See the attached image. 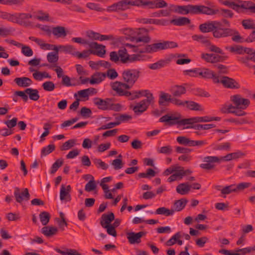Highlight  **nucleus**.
I'll use <instances>...</instances> for the list:
<instances>
[{
	"mask_svg": "<svg viewBox=\"0 0 255 255\" xmlns=\"http://www.w3.org/2000/svg\"><path fill=\"white\" fill-rule=\"evenodd\" d=\"M126 46L127 47L132 48V51L134 52L153 53L160 50L177 47L178 44L174 41L163 40L160 42L146 45L144 44L143 45H131V44L127 43Z\"/></svg>",
	"mask_w": 255,
	"mask_h": 255,
	"instance_id": "1",
	"label": "nucleus"
},
{
	"mask_svg": "<svg viewBox=\"0 0 255 255\" xmlns=\"http://www.w3.org/2000/svg\"><path fill=\"white\" fill-rule=\"evenodd\" d=\"M221 22L217 20L207 21L199 26V30L202 33L212 32L215 38H221L224 27Z\"/></svg>",
	"mask_w": 255,
	"mask_h": 255,
	"instance_id": "2",
	"label": "nucleus"
},
{
	"mask_svg": "<svg viewBox=\"0 0 255 255\" xmlns=\"http://www.w3.org/2000/svg\"><path fill=\"white\" fill-rule=\"evenodd\" d=\"M140 71L137 69H130L124 70L122 73L124 83L130 89L139 77Z\"/></svg>",
	"mask_w": 255,
	"mask_h": 255,
	"instance_id": "3",
	"label": "nucleus"
},
{
	"mask_svg": "<svg viewBox=\"0 0 255 255\" xmlns=\"http://www.w3.org/2000/svg\"><path fill=\"white\" fill-rule=\"evenodd\" d=\"M113 100L112 98H106L102 99L97 98L94 99V104L96 105L99 109L105 111L107 110H115L118 111L121 107L119 104H114Z\"/></svg>",
	"mask_w": 255,
	"mask_h": 255,
	"instance_id": "4",
	"label": "nucleus"
},
{
	"mask_svg": "<svg viewBox=\"0 0 255 255\" xmlns=\"http://www.w3.org/2000/svg\"><path fill=\"white\" fill-rule=\"evenodd\" d=\"M149 30L145 28H139L136 29L134 31V35L130 37V40L132 42L135 41V45H139L138 43L142 42L145 43H148L151 40L148 34Z\"/></svg>",
	"mask_w": 255,
	"mask_h": 255,
	"instance_id": "5",
	"label": "nucleus"
},
{
	"mask_svg": "<svg viewBox=\"0 0 255 255\" xmlns=\"http://www.w3.org/2000/svg\"><path fill=\"white\" fill-rule=\"evenodd\" d=\"M140 0H122L113 4L110 7L112 10H126L131 6H140Z\"/></svg>",
	"mask_w": 255,
	"mask_h": 255,
	"instance_id": "6",
	"label": "nucleus"
},
{
	"mask_svg": "<svg viewBox=\"0 0 255 255\" xmlns=\"http://www.w3.org/2000/svg\"><path fill=\"white\" fill-rule=\"evenodd\" d=\"M169 103L176 106L183 105L181 100L173 97L171 94L169 93L160 92L158 100L159 105L160 106H167Z\"/></svg>",
	"mask_w": 255,
	"mask_h": 255,
	"instance_id": "7",
	"label": "nucleus"
},
{
	"mask_svg": "<svg viewBox=\"0 0 255 255\" xmlns=\"http://www.w3.org/2000/svg\"><path fill=\"white\" fill-rule=\"evenodd\" d=\"M154 103L152 98H148V99H143L137 103L135 106L130 105L129 108L132 109L136 115H140L146 111L150 104Z\"/></svg>",
	"mask_w": 255,
	"mask_h": 255,
	"instance_id": "8",
	"label": "nucleus"
},
{
	"mask_svg": "<svg viewBox=\"0 0 255 255\" xmlns=\"http://www.w3.org/2000/svg\"><path fill=\"white\" fill-rule=\"evenodd\" d=\"M232 36V40L237 43L246 42L245 39L242 37L239 32L234 28L230 27L224 28L221 38Z\"/></svg>",
	"mask_w": 255,
	"mask_h": 255,
	"instance_id": "9",
	"label": "nucleus"
},
{
	"mask_svg": "<svg viewBox=\"0 0 255 255\" xmlns=\"http://www.w3.org/2000/svg\"><path fill=\"white\" fill-rule=\"evenodd\" d=\"M219 10L214 9L203 5H193V14L214 15Z\"/></svg>",
	"mask_w": 255,
	"mask_h": 255,
	"instance_id": "10",
	"label": "nucleus"
},
{
	"mask_svg": "<svg viewBox=\"0 0 255 255\" xmlns=\"http://www.w3.org/2000/svg\"><path fill=\"white\" fill-rule=\"evenodd\" d=\"M245 110L234 107L232 104H228L224 105L221 111L223 113L233 114L236 116L241 117L247 115V113L244 111Z\"/></svg>",
	"mask_w": 255,
	"mask_h": 255,
	"instance_id": "11",
	"label": "nucleus"
},
{
	"mask_svg": "<svg viewBox=\"0 0 255 255\" xmlns=\"http://www.w3.org/2000/svg\"><path fill=\"white\" fill-rule=\"evenodd\" d=\"M176 57V55L171 54L167 58L160 59L155 63L149 64L148 67L152 70H157L162 68L169 65L172 59Z\"/></svg>",
	"mask_w": 255,
	"mask_h": 255,
	"instance_id": "12",
	"label": "nucleus"
},
{
	"mask_svg": "<svg viewBox=\"0 0 255 255\" xmlns=\"http://www.w3.org/2000/svg\"><path fill=\"white\" fill-rule=\"evenodd\" d=\"M203 161L206 163L201 164L200 167L203 169L211 170L215 167V163L220 162V159L215 156H207L204 158Z\"/></svg>",
	"mask_w": 255,
	"mask_h": 255,
	"instance_id": "13",
	"label": "nucleus"
},
{
	"mask_svg": "<svg viewBox=\"0 0 255 255\" xmlns=\"http://www.w3.org/2000/svg\"><path fill=\"white\" fill-rule=\"evenodd\" d=\"M231 101L235 105L234 107H239L242 109H246L250 104L249 99L243 98L240 95L231 96Z\"/></svg>",
	"mask_w": 255,
	"mask_h": 255,
	"instance_id": "14",
	"label": "nucleus"
},
{
	"mask_svg": "<svg viewBox=\"0 0 255 255\" xmlns=\"http://www.w3.org/2000/svg\"><path fill=\"white\" fill-rule=\"evenodd\" d=\"M112 89L116 92L117 94L120 96H126L128 94V91L130 88L129 86L126 85L124 82L116 81L111 84Z\"/></svg>",
	"mask_w": 255,
	"mask_h": 255,
	"instance_id": "15",
	"label": "nucleus"
},
{
	"mask_svg": "<svg viewBox=\"0 0 255 255\" xmlns=\"http://www.w3.org/2000/svg\"><path fill=\"white\" fill-rule=\"evenodd\" d=\"M14 196L16 201L20 204L22 203L23 200H29L30 197L27 188L23 189V191L20 193L18 187L14 188Z\"/></svg>",
	"mask_w": 255,
	"mask_h": 255,
	"instance_id": "16",
	"label": "nucleus"
},
{
	"mask_svg": "<svg viewBox=\"0 0 255 255\" xmlns=\"http://www.w3.org/2000/svg\"><path fill=\"white\" fill-rule=\"evenodd\" d=\"M32 17V15L29 13H14L13 22L20 25L27 26L26 20Z\"/></svg>",
	"mask_w": 255,
	"mask_h": 255,
	"instance_id": "17",
	"label": "nucleus"
},
{
	"mask_svg": "<svg viewBox=\"0 0 255 255\" xmlns=\"http://www.w3.org/2000/svg\"><path fill=\"white\" fill-rule=\"evenodd\" d=\"M146 232L141 231L138 233H127V238L130 244H139L141 242V238L146 235Z\"/></svg>",
	"mask_w": 255,
	"mask_h": 255,
	"instance_id": "18",
	"label": "nucleus"
},
{
	"mask_svg": "<svg viewBox=\"0 0 255 255\" xmlns=\"http://www.w3.org/2000/svg\"><path fill=\"white\" fill-rule=\"evenodd\" d=\"M90 53L102 57L106 53L105 46L100 45L96 42H91L89 43Z\"/></svg>",
	"mask_w": 255,
	"mask_h": 255,
	"instance_id": "19",
	"label": "nucleus"
},
{
	"mask_svg": "<svg viewBox=\"0 0 255 255\" xmlns=\"http://www.w3.org/2000/svg\"><path fill=\"white\" fill-rule=\"evenodd\" d=\"M219 83H222L227 88L237 89L240 88V84L236 81L227 76H223L221 79L219 78Z\"/></svg>",
	"mask_w": 255,
	"mask_h": 255,
	"instance_id": "20",
	"label": "nucleus"
},
{
	"mask_svg": "<svg viewBox=\"0 0 255 255\" xmlns=\"http://www.w3.org/2000/svg\"><path fill=\"white\" fill-rule=\"evenodd\" d=\"M200 76L206 79H212L215 83H219V76L216 75L213 71L207 68H200Z\"/></svg>",
	"mask_w": 255,
	"mask_h": 255,
	"instance_id": "21",
	"label": "nucleus"
},
{
	"mask_svg": "<svg viewBox=\"0 0 255 255\" xmlns=\"http://www.w3.org/2000/svg\"><path fill=\"white\" fill-rule=\"evenodd\" d=\"M187 86V84H184L182 85H176L172 86L170 90L172 97L177 98L185 94L186 93Z\"/></svg>",
	"mask_w": 255,
	"mask_h": 255,
	"instance_id": "22",
	"label": "nucleus"
},
{
	"mask_svg": "<svg viewBox=\"0 0 255 255\" xmlns=\"http://www.w3.org/2000/svg\"><path fill=\"white\" fill-rule=\"evenodd\" d=\"M159 122L161 123H165L166 124L169 126H172L175 125H179V122L180 118L179 117H175L173 116H169L165 115L159 119Z\"/></svg>",
	"mask_w": 255,
	"mask_h": 255,
	"instance_id": "23",
	"label": "nucleus"
},
{
	"mask_svg": "<svg viewBox=\"0 0 255 255\" xmlns=\"http://www.w3.org/2000/svg\"><path fill=\"white\" fill-rule=\"evenodd\" d=\"M115 220L114 214L110 212L108 214H104L102 215L100 219V224L104 228L111 225V222Z\"/></svg>",
	"mask_w": 255,
	"mask_h": 255,
	"instance_id": "24",
	"label": "nucleus"
},
{
	"mask_svg": "<svg viewBox=\"0 0 255 255\" xmlns=\"http://www.w3.org/2000/svg\"><path fill=\"white\" fill-rule=\"evenodd\" d=\"M71 190L70 185L67 186L65 188V185L62 184L61 186L60 192V199L61 200H65L66 201H70L71 200L70 192Z\"/></svg>",
	"mask_w": 255,
	"mask_h": 255,
	"instance_id": "25",
	"label": "nucleus"
},
{
	"mask_svg": "<svg viewBox=\"0 0 255 255\" xmlns=\"http://www.w3.org/2000/svg\"><path fill=\"white\" fill-rule=\"evenodd\" d=\"M52 34L56 38H65L67 35V32L65 27L57 26L52 27Z\"/></svg>",
	"mask_w": 255,
	"mask_h": 255,
	"instance_id": "26",
	"label": "nucleus"
},
{
	"mask_svg": "<svg viewBox=\"0 0 255 255\" xmlns=\"http://www.w3.org/2000/svg\"><path fill=\"white\" fill-rule=\"evenodd\" d=\"M106 77V74L102 72H96L93 74L90 79V83L92 85L98 84L102 82Z\"/></svg>",
	"mask_w": 255,
	"mask_h": 255,
	"instance_id": "27",
	"label": "nucleus"
},
{
	"mask_svg": "<svg viewBox=\"0 0 255 255\" xmlns=\"http://www.w3.org/2000/svg\"><path fill=\"white\" fill-rule=\"evenodd\" d=\"M175 11L183 15L193 14V4L178 5L176 6Z\"/></svg>",
	"mask_w": 255,
	"mask_h": 255,
	"instance_id": "28",
	"label": "nucleus"
},
{
	"mask_svg": "<svg viewBox=\"0 0 255 255\" xmlns=\"http://www.w3.org/2000/svg\"><path fill=\"white\" fill-rule=\"evenodd\" d=\"M14 82L17 86L21 87H26L30 86L32 84V80L25 77H17L14 79Z\"/></svg>",
	"mask_w": 255,
	"mask_h": 255,
	"instance_id": "29",
	"label": "nucleus"
},
{
	"mask_svg": "<svg viewBox=\"0 0 255 255\" xmlns=\"http://www.w3.org/2000/svg\"><path fill=\"white\" fill-rule=\"evenodd\" d=\"M183 105H179V107L185 106L186 105V107L189 109L193 111H202L203 109L201 106L194 101H182Z\"/></svg>",
	"mask_w": 255,
	"mask_h": 255,
	"instance_id": "30",
	"label": "nucleus"
},
{
	"mask_svg": "<svg viewBox=\"0 0 255 255\" xmlns=\"http://www.w3.org/2000/svg\"><path fill=\"white\" fill-rule=\"evenodd\" d=\"M170 23L174 25L181 26L190 24L191 20L186 17H179L177 18L171 19Z\"/></svg>",
	"mask_w": 255,
	"mask_h": 255,
	"instance_id": "31",
	"label": "nucleus"
},
{
	"mask_svg": "<svg viewBox=\"0 0 255 255\" xmlns=\"http://www.w3.org/2000/svg\"><path fill=\"white\" fill-rule=\"evenodd\" d=\"M191 186L188 183L179 184L176 188V192L182 195L187 194L190 191Z\"/></svg>",
	"mask_w": 255,
	"mask_h": 255,
	"instance_id": "32",
	"label": "nucleus"
},
{
	"mask_svg": "<svg viewBox=\"0 0 255 255\" xmlns=\"http://www.w3.org/2000/svg\"><path fill=\"white\" fill-rule=\"evenodd\" d=\"M58 229L52 226H46L41 229V233L47 237H50L57 233Z\"/></svg>",
	"mask_w": 255,
	"mask_h": 255,
	"instance_id": "33",
	"label": "nucleus"
},
{
	"mask_svg": "<svg viewBox=\"0 0 255 255\" xmlns=\"http://www.w3.org/2000/svg\"><path fill=\"white\" fill-rule=\"evenodd\" d=\"M140 22L143 24H154L156 25H165L166 24L167 21L165 19L142 18Z\"/></svg>",
	"mask_w": 255,
	"mask_h": 255,
	"instance_id": "34",
	"label": "nucleus"
},
{
	"mask_svg": "<svg viewBox=\"0 0 255 255\" xmlns=\"http://www.w3.org/2000/svg\"><path fill=\"white\" fill-rule=\"evenodd\" d=\"M35 14L32 15L33 17L40 21H49V15L48 13L44 12L42 10H38L34 12Z\"/></svg>",
	"mask_w": 255,
	"mask_h": 255,
	"instance_id": "35",
	"label": "nucleus"
},
{
	"mask_svg": "<svg viewBox=\"0 0 255 255\" xmlns=\"http://www.w3.org/2000/svg\"><path fill=\"white\" fill-rule=\"evenodd\" d=\"M58 48V51L59 50L61 52H63L65 53H68L74 56L75 53L76 52L75 48L71 45H60L57 47Z\"/></svg>",
	"mask_w": 255,
	"mask_h": 255,
	"instance_id": "36",
	"label": "nucleus"
},
{
	"mask_svg": "<svg viewBox=\"0 0 255 255\" xmlns=\"http://www.w3.org/2000/svg\"><path fill=\"white\" fill-rule=\"evenodd\" d=\"M85 176L90 177L91 180L86 184L85 186V190L88 192H90L95 190L97 187V185L94 177L90 174H87Z\"/></svg>",
	"mask_w": 255,
	"mask_h": 255,
	"instance_id": "37",
	"label": "nucleus"
},
{
	"mask_svg": "<svg viewBox=\"0 0 255 255\" xmlns=\"http://www.w3.org/2000/svg\"><path fill=\"white\" fill-rule=\"evenodd\" d=\"M175 212L173 209H168L164 207H160L157 209L155 212V214L162 215L165 216H172Z\"/></svg>",
	"mask_w": 255,
	"mask_h": 255,
	"instance_id": "38",
	"label": "nucleus"
},
{
	"mask_svg": "<svg viewBox=\"0 0 255 255\" xmlns=\"http://www.w3.org/2000/svg\"><path fill=\"white\" fill-rule=\"evenodd\" d=\"M196 123L210 122L213 121H220L221 120L220 117H195Z\"/></svg>",
	"mask_w": 255,
	"mask_h": 255,
	"instance_id": "39",
	"label": "nucleus"
},
{
	"mask_svg": "<svg viewBox=\"0 0 255 255\" xmlns=\"http://www.w3.org/2000/svg\"><path fill=\"white\" fill-rule=\"evenodd\" d=\"M25 92L29 95L30 100L36 101L39 99L38 91L37 89L27 88L25 89Z\"/></svg>",
	"mask_w": 255,
	"mask_h": 255,
	"instance_id": "40",
	"label": "nucleus"
},
{
	"mask_svg": "<svg viewBox=\"0 0 255 255\" xmlns=\"http://www.w3.org/2000/svg\"><path fill=\"white\" fill-rule=\"evenodd\" d=\"M187 202V200L183 198L175 201L174 204L175 209L173 210L177 212L181 211L185 208Z\"/></svg>",
	"mask_w": 255,
	"mask_h": 255,
	"instance_id": "41",
	"label": "nucleus"
},
{
	"mask_svg": "<svg viewBox=\"0 0 255 255\" xmlns=\"http://www.w3.org/2000/svg\"><path fill=\"white\" fill-rule=\"evenodd\" d=\"M193 40L200 42L203 44L210 45L211 42L207 37L201 34H194L192 36Z\"/></svg>",
	"mask_w": 255,
	"mask_h": 255,
	"instance_id": "42",
	"label": "nucleus"
},
{
	"mask_svg": "<svg viewBox=\"0 0 255 255\" xmlns=\"http://www.w3.org/2000/svg\"><path fill=\"white\" fill-rule=\"evenodd\" d=\"M119 57L121 61L123 63H128L129 54L127 52V50L125 48L120 49L118 51Z\"/></svg>",
	"mask_w": 255,
	"mask_h": 255,
	"instance_id": "43",
	"label": "nucleus"
},
{
	"mask_svg": "<svg viewBox=\"0 0 255 255\" xmlns=\"http://www.w3.org/2000/svg\"><path fill=\"white\" fill-rule=\"evenodd\" d=\"M38 45L43 50H53L57 53H58V48L57 46L53 44L46 43L42 39L41 42L39 43Z\"/></svg>",
	"mask_w": 255,
	"mask_h": 255,
	"instance_id": "44",
	"label": "nucleus"
},
{
	"mask_svg": "<svg viewBox=\"0 0 255 255\" xmlns=\"http://www.w3.org/2000/svg\"><path fill=\"white\" fill-rule=\"evenodd\" d=\"M219 1L221 4L229 6L234 10H236L241 5L234 1L233 0H219Z\"/></svg>",
	"mask_w": 255,
	"mask_h": 255,
	"instance_id": "45",
	"label": "nucleus"
},
{
	"mask_svg": "<svg viewBox=\"0 0 255 255\" xmlns=\"http://www.w3.org/2000/svg\"><path fill=\"white\" fill-rule=\"evenodd\" d=\"M219 1L221 4L229 6L234 10H236L241 5L234 1L233 0H219Z\"/></svg>",
	"mask_w": 255,
	"mask_h": 255,
	"instance_id": "46",
	"label": "nucleus"
},
{
	"mask_svg": "<svg viewBox=\"0 0 255 255\" xmlns=\"http://www.w3.org/2000/svg\"><path fill=\"white\" fill-rule=\"evenodd\" d=\"M219 1L221 4L229 6L234 10H236L241 5L234 1L233 0H219Z\"/></svg>",
	"mask_w": 255,
	"mask_h": 255,
	"instance_id": "47",
	"label": "nucleus"
},
{
	"mask_svg": "<svg viewBox=\"0 0 255 255\" xmlns=\"http://www.w3.org/2000/svg\"><path fill=\"white\" fill-rule=\"evenodd\" d=\"M216 127V125L215 124H205V125H201L197 124L195 125H193L190 127H188L187 128H192L196 130H201L205 129L207 130L210 128Z\"/></svg>",
	"mask_w": 255,
	"mask_h": 255,
	"instance_id": "48",
	"label": "nucleus"
},
{
	"mask_svg": "<svg viewBox=\"0 0 255 255\" xmlns=\"http://www.w3.org/2000/svg\"><path fill=\"white\" fill-rule=\"evenodd\" d=\"M176 140L180 144L183 145L184 146H192V140L186 136H178L176 138Z\"/></svg>",
	"mask_w": 255,
	"mask_h": 255,
	"instance_id": "49",
	"label": "nucleus"
},
{
	"mask_svg": "<svg viewBox=\"0 0 255 255\" xmlns=\"http://www.w3.org/2000/svg\"><path fill=\"white\" fill-rule=\"evenodd\" d=\"M135 94H137V96H138V99L140 98L141 97H146V99H148V98H152V100H154V98L153 96V94L149 92L148 90H142L136 91Z\"/></svg>",
	"mask_w": 255,
	"mask_h": 255,
	"instance_id": "50",
	"label": "nucleus"
},
{
	"mask_svg": "<svg viewBox=\"0 0 255 255\" xmlns=\"http://www.w3.org/2000/svg\"><path fill=\"white\" fill-rule=\"evenodd\" d=\"M37 27L44 32V34L50 37L52 33V27L47 25L38 24Z\"/></svg>",
	"mask_w": 255,
	"mask_h": 255,
	"instance_id": "51",
	"label": "nucleus"
},
{
	"mask_svg": "<svg viewBox=\"0 0 255 255\" xmlns=\"http://www.w3.org/2000/svg\"><path fill=\"white\" fill-rule=\"evenodd\" d=\"M39 218L42 224L46 226L49 222L50 215V214L46 211H43L39 214Z\"/></svg>",
	"mask_w": 255,
	"mask_h": 255,
	"instance_id": "52",
	"label": "nucleus"
},
{
	"mask_svg": "<svg viewBox=\"0 0 255 255\" xmlns=\"http://www.w3.org/2000/svg\"><path fill=\"white\" fill-rule=\"evenodd\" d=\"M55 251L61 255H81L74 249H66V251H62L60 249L56 248Z\"/></svg>",
	"mask_w": 255,
	"mask_h": 255,
	"instance_id": "53",
	"label": "nucleus"
},
{
	"mask_svg": "<svg viewBox=\"0 0 255 255\" xmlns=\"http://www.w3.org/2000/svg\"><path fill=\"white\" fill-rule=\"evenodd\" d=\"M242 24L246 29H255V24L252 19H244L242 21Z\"/></svg>",
	"mask_w": 255,
	"mask_h": 255,
	"instance_id": "54",
	"label": "nucleus"
},
{
	"mask_svg": "<svg viewBox=\"0 0 255 255\" xmlns=\"http://www.w3.org/2000/svg\"><path fill=\"white\" fill-rule=\"evenodd\" d=\"M232 192H237L236 184H231L229 186H226L221 190V193L223 194H229Z\"/></svg>",
	"mask_w": 255,
	"mask_h": 255,
	"instance_id": "55",
	"label": "nucleus"
},
{
	"mask_svg": "<svg viewBox=\"0 0 255 255\" xmlns=\"http://www.w3.org/2000/svg\"><path fill=\"white\" fill-rule=\"evenodd\" d=\"M76 144L75 139H70L65 142L60 147V150L62 151L67 150L72 147H73Z\"/></svg>",
	"mask_w": 255,
	"mask_h": 255,
	"instance_id": "56",
	"label": "nucleus"
},
{
	"mask_svg": "<svg viewBox=\"0 0 255 255\" xmlns=\"http://www.w3.org/2000/svg\"><path fill=\"white\" fill-rule=\"evenodd\" d=\"M0 17L2 19L7 20L13 22L14 19V13H10L4 11H0Z\"/></svg>",
	"mask_w": 255,
	"mask_h": 255,
	"instance_id": "57",
	"label": "nucleus"
},
{
	"mask_svg": "<svg viewBox=\"0 0 255 255\" xmlns=\"http://www.w3.org/2000/svg\"><path fill=\"white\" fill-rule=\"evenodd\" d=\"M155 176V171L151 169L148 168L147 169L146 173H139L138 174V177L139 178H149L150 177H154Z\"/></svg>",
	"mask_w": 255,
	"mask_h": 255,
	"instance_id": "58",
	"label": "nucleus"
},
{
	"mask_svg": "<svg viewBox=\"0 0 255 255\" xmlns=\"http://www.w3.org/2000/svg\"><path fill=\"white\" fill-rule=\"evenodd\" d=\"M227 50H229L232 53H236L238 54H243V46L241 45H235L231 47H226Z\"/></svg>",
	"mask_w": 255,
	"mask_h": 255,
	"instance_id": "59",
	"label": "nucleus"
},
{
	"mask_svg": "<svg viewBox=\"0 0 255 255\" xmlns=\"http://www.w3.org/2000/svg\"><path fill=\"white\" fill-rule=\"evenodd\" d=\"M63 164V159H58L56 160V161L52 164L50 173L51 174L55 173L58 170V169Z\"/></svg>",
	"mask_w": 255,
	"mask_h": 255,
	"instance_id": "60",
	"label": "nucleus"
},
{
	"mask_svg": "<svg viewBox=\"0 0 255 255\" xmlns=\"http://www.w3.org/2000/svg\"><path fill=\"white\" fill-rule=\"evenodd\" d=\"M47 59L49 63H56L59 59L58 53H57L56 51H55L54 52H51L48 53L47 55Z\"/></svg>",
	"mask_w": 255,
	"mask_h": 255,
	"instance_id": "61",
	"label": "nucleus"
},
{
	"mask_svg": "<svg viewBox=\"0 0 255 255\" xmlns=\"http://www.w3.org/2000/svg\"><path fill=\"white\" fill-rule=\"evenodd\" d=\"M55 149L54 144H49L47 146L44 147L41 151V156H46L51 153Z\"/></svg>",
	"mask_w": 255,
	"mask_h": 255,
	"instance_id": "62",
	"label": "nucleus"
},
{
	"mask_svg": "<svg viewBox=\"0 0 255 255\" xmlns=\"http://www.w3.org/2000/svg\"><path fill=\"white\" fill-rule=\"evenodd\" d=\"M97 168L106 170L109 167V165L103 161L101 159L95 158L93 161Z\"/></svg>",
	"mask_w": 255,
	"mask_h": 255,
	"instance_id": "63",
	"label": "nucleus"
},
{
	"mask_svg": "<svg viewBox=\"0 0 255 255\" xmlns=\"http://www.w3.org/2000/svg\"><path fill=\"white\" fill-rule=\"evenodd\" d=\"M241 249H239L235 250V253H231L230 251L225 249L219 250V252L225 255H244V252L241 251Z\"/></svg>",
	"mask_w": 255,
	"mask_h": 255,
	"instance_id": "64",
	"label": "nucleus"
}]
</instances>
